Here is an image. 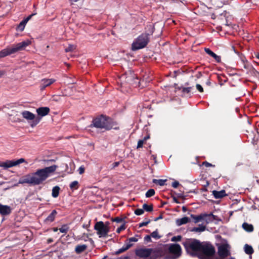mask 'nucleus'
<instances>
[{
  "label": "nucleus",
  "instance_id": "1",
  "mask_svg": "<svg viewBox=\"0 0 259 259\" xmlns=\"http://www.w3.org/2000/svg\"><path fill=\"white\" fill-rule=\"evenodd\" d=\"M58 166L53 165L43 168L38 169L35 172L27 175L19 180V184H28L30 185H39L45 182L56 170Z\"/></svg>",
  "mask_w": 259,
  "mask_h": 259
},
{
  "label": "nucleus",
  "instance_id": "2",
  "mask_svg": "<svg viewBox=\"0 0 259 259\" xmlns=\"http://www.w3.org/2000/svg\"><path fill=\"white\" fill-rule=\"evenodd\" d=\"M148 33H142L132 44V50L134 51L142 49L146 47L149 41V36L152 35L154 27L150 24L147 26Z\"/></svg>",
  "mask_w": 259,
  "mask_h": 259
},
{
  "label": "nucleus",
  "instance_id": "3",
  "mask_svg": "<svg viewBox=\"0 0 259 259\" xmlns=\"http://www.w3.org/2000/svg\"><path fill=\"white\" fill-rule=\"evenodd\" d=\"M182 244L188 254L193 257L197 256L201 245L200 241L193 238L185 239L182 241Z\"/></svg>",
  "mask_w": 259,
  "mask_h": 259
},
{
  "label": "nucleus",
  "instance_id": "4",
  "mask_svg": "<svg viewBox=\"0 0 259 259\" xmlns=\"http://www.w3.org/2000/svg\"><path fill=\"white\" fill-rule=\"evenodd\" d=\"M215 250L213 246L207 242H201L197 256L199 259H217Z\"/></svg>",
  "mask_w": 259,
  "mask_h": 259
},
{
  "label": "nucleus",
  "instance_id": "5",
  "mask_svg": "<svg viewBox=\"0 0 259 259\" xmlns=\"http://www.w3.org/2000/svg\"><path fill=\"white\" fill-rule=\"evenodd\" d=\"M114 122L109 117L101 115L93 119L90 127H95L98 128H104L105 130H110L111 128L117 129L114 127Z\"/></svg>",
  "mask_w": 259,
  "mask_h": 259
},
{
  "label": "nucleus",
  "instance_id": "6",
  "mask_svg": "<svg viewBox=\"0 0 259 259\" xmlns=\"http://www.w3.org/2000/svg\"><path fill=\"white\" fill-rule=\"evenodd\" d=\"M31 43L29 40H26L13 45L11 47L7 48L0 51V58L5 57L7 56L15 54L19 51L25 50L26 47L28 46Z\"/></svg>",
  "mask_w": 259,
  "mask_h": 259
},
{
  "label": "nucleus",
  "instance_id": "7",
  "mask_svg": "<svg viewBox=\"0 0 259 259\" xmlns=\"http://www.w3.org/2000/svg\"><path fill=\"white\" fill-rule=\"evenodd\" d=\"M109 225L108 222L104 224L102 221L98 222L95 224L94 229L97 231V233L99 237H105L107 235L109 232Z\"/></svg>",
  "mask_w": 259,
  "mask_h": 259
},
{
  "label": "nucleus",
  "instance_id": "8",
  "mask_svg": "<svg viewBox=\"0 0 259 259\" xmlns=\"http://www.w3.org/2000/svg\"><path fill=\"white\" fill-rule=\"evenodd\" d=\"M230 246L227 243H223L218 245V254L220 259H226L230 256Z\"/></svg>",
  "mask_w": 259,
  "mask_h": 259
},
{
  "label": "nucleus",
  "instance_id": "9",
  "mask_svg": "<svg viewBox=\"0 0 259 259\" xmlns=\"http://www.w3.org/2000/svg\"><path fill=\"white\" fill-rule=\"evenodd\" d=\"M170 254V259H177L179 258L182 254V248L178 244H170L168 249Z\"/></svg>",
  "mask_w": 259,
  "mask_h": 259
},
{
  "label": "nucleus",
  "instance_id": "10",
  "mask_svg": "<svg viewBox=\"0 0 259 259\" xmlns=\"http://www.w3.org/2000/svg\"><path fill=\"white\" fill-rule=\"evenodd\" d=\"M153 250L152 248H140L136 250V254L140 257V259H155L151 255Z\"/></svg>",
  "mask_w": 259,
  "mask_h": 259
},
{
  "label": "nucleus",
  "instance_id": "11",
  "mask_svg": "<svg viewBox=\"0 0 259 259\" xmlns=\"http://www.w3.org/2000/svg\"><path fill=\"white\" fill-rule=\"evenodd\" d=\"M23 117L27 120H33L31 124V127L36 126L40 121L39 119H36L34 120L35 115L32 113L28 111H24L21 113Z\"/></svg>",
  "mask_w": 259,
  "mask_h": 259
},
{
  "label": "nucleus",
  "instance_id": "12",
  "mask_svg": "<svg viewBox=\"0 0 259 259\" xmlns=\"http://www.w3.org/2000/svg\"><path fill=\"white\" fill-rule=\"evenodd\" d=\"M24 162H25V159L22 158L16 160H7L5 162H0V167H2L6 169L18 165Z\"/></svg>",
  "mask_w": 259,
  "mask_h": 259
},
{
  "label": "nucleus",
  "instance_id": "13",
  "mask_svg": "<svg viewBox=\"0 0 259 259\" xmlns=\"http://www.w3.org/2000/svg\"><path fill=\"white\" fill-rule=\"evenodd\" d=\"M134 76V74L131 72H130L128 74H123L120 77V80L121 81L125 80V82H127L130 84L137 83V81L138 80V78L137 77L135 78Z\"/></svg>",
  "mask_w": 259,
  "mask_h": 259
},
{
  "label": "nucleus",
  "instance_id": "14",
  "mask_svg": "<svg viewBox=\"0 0 259 259\" xmlns=\"http://www.w3.org/2000/svg\"><path fill=\"white\" fill-rule=\"evenodd\" d=\"M55 81V79L53 78L47 79L44 78L42 79L40 81V90L42 91L45 90L46 88L49 87L52 83H53Z\"/></svg>",
  "mask_w": 259,
  "mask_h": 259
},
{
  "label": "nucleus",
  "instance_id": "15",
  "mask_svg": "<svg viewBox=\"0 0 259 259\" xmlns=\"http://www.w3.org/2000/svg\"><path fill=\"white\" fill-rule=\"evenodd\" d=\"M35 14H36V13L32 14L31 15H29L27 18L24 19L23 20H22L20 23L19 25L17 26V29L18 30L22 31L24 29L25 26L26 24V23H27V22L31 18V17L33 15H35Z\"/></svg>",
  "mask_w": 259,
  "mask_h": 259
},
{
  "label": "nucleus",
  "instance_id": "16",
  "mask_svg": "<svg viewBox=\"0 0 259 259\" xmlns=\"http://www.w3.org/2000/svg\"><path fill=\"white\" fill-rule=\"evenodd\" d=\"M50 111V108L47 107H39L36 109L37 114L41 117L48 115Z\"/></svg>",
  "mask_w": 259,
  "mask_h": 259
},
{
  "label": "nucleus",
  "instance_id": "17",
  "mask_svg": "<svg viewBox=\"0 0 259 259\" xmlns=\"http://www.w3.org/2000/svg\"><path fill=\"white\" fill-rule=\"evenodd\" d=\"M11 212V208L8 205H4L0 203V214L2 215L9 214Z\"/></svg>",
  "mask_w": 259,
  "mask_h": 259
},
{
  "label": "nucleus",
  "instance_id": "18",
  "mask_svg": "<svg viewBox=\"0 0 259 259\" xmlns=\"http://www.w3.org/2000/svg\"><path fill=\"white\" fill-rule=\"evenodd\" d=\"M203 221H204L206 224L213 222L215 219V216L213 215L212 213H203Z\"/></svg>",
  "mask_w": 259,
  "mask_h": 259
},
{
  "label": "nucleus",
  "instance_id": "19",
  "mask_svg": "<svg viewBox=\"0 0 259 259\" xmlns=\"http://www.w3.org/2000/svg\"><path fill=\"white\" fill-rule=\"evenodd\" d=\"M205 52L209 55L213 57L215 61L219 63L221 62V57L219 56H218L216 55L214 53H213L212 51H211L209 48H205L204 49Z\"/></svg>",
  "mask_w": 259,
  "mask_h": 259
},
{
  "label": "nucleus",
  "instance_id": "20",
  "mask_svg": "<svg viewBox=\"0 0 259 259\" xmlns=\"http://www.w3.org/2000/svg\"><path fill=\"white\" fill-rule=\"evenodd\" d=\"M212 194L216 199L222 198L227 195L225 191L223 190L220 191L213 190L212 191Z\"/></svg>",
  "mask_w": 259,
  "mask_h": 259
},
{
  "label": "nucleus",
  "instance_id": "21",
  "mask_svg": "<svg viewBox=\"0 0 259 259\" xmlns=\"http://www.w3.org/2000/svg\"><path fill=\"white\" fill-rule=\"evenodd\" d=\"M57 212L56 210H53L49 216L45 219V222L47 224L54 221Z\"/></svg>",
  "mask_w": 259,
  "mask_h": 259
},
{
  "label": "nucleus",
  "instance_id": "22",
  "mask_svg": "<svg viewBox=\"0 0 259 259\" xmlns=\"http://www.w3.org/2000/svg\"><path fill=\"white\" fill-rule=\"evenodd\" d=\"M190 219L188 217H185L181 219H178L176 220V224L177 226H180L184 224H186L190 222Z\"/></svg>",
  "mask_w": 259,
  "mask_h": 259
},
{
  "label": "nucleus",
  "instance_id": "23",
  "mask_svg": "<svg viewBox=\"0 0 259 259\" xmlns=\"http://www.w3.org/2000/svg\"><path fill=\"white\" fill-rule=\"evenodd\" d=\"M191 218L193 219L195 223H197L199 222L203 221V213H201L199 215H195L194 214H191Z\"/></svg>",
  "mask_w": 259,
  "mask_h": 259
},
{
  "label": "nucleus",
  "instance_id": "24",
  "mask_svg": "<svg viewBox=\"0 0 259 259\" xmlns=\"http://www.w3.org/2000/svg\"><path fill=\"white\" fill-rule=\"evenodd\" d=\"M242 228L248 232H251L253 230V226L251 224H249L247 223H244L242 224Z\"/></svg>",
  "mask_w": 259,
  "mask_h": 259
},
{
  "label": "nucleus",
  "instance_id": "25",
  "mask_svg": "<svg viewBox=\"0 0 259 259\" xmlns=\"http://www.w3.org/2000/svg\"><path fill=\"white\" fill-rule=\"evenodd\" d=\"M206 229L205 226L203 225H199L198 227H194L191 229V231L195 232H202L205 231Z\"/></svg>",
  "mask_w": 259,
  "mask_h": 259
},
{
  "label": "nucleus",
  "instance_id": "26",
  "mask_svg": "<svg viewBox=\"0 0 259 259\" xmlns=\"http://www.w3.org/2000/svg\"><path fill=\"white\" fill-rule=\"evenodd\" d=\"M87 247V246L85 244L78 245L76 246L75 250L76 253H80L83 252V251H84L86 249Z\"/></svg>",
  "mask_w": 259,
  "mask_h": 259
},
{
  "label": "nucleus",
  "instance_id": "27",
  "mask_svg": "<svg viewBox=\"0 0 259 259\" xmlns=\"http://www.w3.org/2000/svg\"><path fill=\"white\" fill-rule=\"evenodd\" d=\"M245 252L249 255L252 254L253 253V249L251 246L246 244L244 247Z\"/></svg>",
  "mask_w": 259,
  "mask_h": 259
},
{
  "label": "nucleus",
  "instance_id": "28",
  "mask_svg": "<svg viewBox=\"0 0 259 259\" xmlns=\"http://www.w3.org/2000/svg\"><path fill=\"white\" fill-rule=\"evenodd\" d=\"M60 190V187L57 186L53 188L52 195L54 198H56L58 196Z\"/></svg>",
  "mask_w": 259,
  "mask_h": 259
},
{
  "label": "nucleus",
  "instance_id": "29",
  "mask_svg": "<svg viewBox=\"0 0 259 259\" xmlns=\"http://www.w3.org/2000/svg\"><path fill=\"white\" fill-rule=\"evenodd\" d=\"M142 207H143V209L144 211L145 210V211H148V212H151L153 210V205L152 204L148 205L146 203H144Z\"/></svg>",
  "mask_w": 259,
  "mask_h": 259
},
{
  "label": "nucleus",
  "instance_id": "30",
  "mask_svg": "<svg viewBox=\"0 0 259 259\" xmlns=\"http://www.w3.org/2000/svg\"><path fill=\"white\" fill-rule=\"evenodd\" d=\"M152 181L153 183L159 185L160 186H162L165 185L166 180L153 179Z\"/></svg>",
  "mask_w": 259,
  "mask_h": 259
},
{
  "label": "nucleus",
  "instance_id": "31",
  "mask_svg": "<svg viewBox=\"0 0 259 259\" xmlns=\"http://www.w3.org/2000/svg\"><path fill=\"white\" fill-rule=\"evenodd\" d=\"M192 89V87H181L179 88V90H182V92L184 95L189 94L190 93L191 90Z\"/></svg>",
  "mask_w": 259,
  "mask_h": 259
},
{
  "label": "nucleus",
  "instance_id": "32",
  "mask_svg": "<svg viewBox=\"0 0 259 259\" xmlns=\"http://www.w3.org/2000/svg\"><path fill=\"white\" fill-rule=\"evenodd\" d=\"M69 187L72 191L77 190L78 188V182L77 181L72 182L70 184Z\"/></svg>",
  "mask_w": 259,
  "mask_h": 259
},
{
  "label": "nucleus",
  "instance_id": "33",
  "mask_svg": "<svg viewBox=\"0 0 259 259\" xmlns=\"http://www.w3.org/2000/svg\"><path fill=\"white\" fill-rule=\"evenodd\" d=\"M69 228L67 225H64L59 229V231L61 233H66L69 230Z\"/></svg>",
  "mask_w": 259,
  "mask_h": 259
},
{
  "label": "nucleus",
  "instance_id": "34",
  "mask_svg": "<svg viewBox=\"0 0 259 259\" xmlns=\"http://www.w3.org/2000/svg\"><path fill=\"white\" fill-rule=\"evenodd\" d=\"M155 194V191L153 189H150L147 191L146 193V197H150L153 196Z\"/></svg>",
  "mask_w": 259,
  "mask_h": 259
},
{
  "label": "nucleus",
  "instance_id": "35",
  "mask_svg": "<svg viewBox=\"0 0 259 259\" xmlns=\"http://www.w3.org/2000/svg\"><path fill=\"white\" fill-rule=\"evenodd\" d=\"M151 222L150 219H145V221L143 222L142 223H141L139 224V227L140 228L143 227L144 226H147L149 223H150Z\"/></svg>",
  "mask_w": 259,
  "mask_h": 259
},
{
  "label": "nucleus",
  "instance_id": "36",
  "mask_svg": "<svg viewBox=\"0 0 259 259\" xmlns=\"http://www.w3.org/2000/svg\"><path fill=\"white\" fill-rule=\"evenodd\" d=\"M151 237H153L155 239H159L160 238V236H159L158 235V231L157 230H156V231H153L150 235Z\"/></svg>",
  "mask_w": 259,
  "mask_h": 259
},
{
  "label": "nucleus",
  "instance_id": "37",
  "mask_svg": "<svg viewBox=\"0 0 259 259\" xmlns=\"http://www.w3.org/2000/svg\"><path fill=\"white\" fill-rule=\"evenodd\" d=\"M254 209H257L259 208V198H256L254 201V205L252 206Z\"/></svg>",
  "mask_w": 259,
  "mask_h": 259
},
{
  "label": "nucleus",
  "instance_id": "38",
  "mask_svg": "<svg viewBox=\"0 0 259 259\" xmlns=\"http://www.w3.org/2000/svg\"><path fill=\"white\" fill-rule=\"evenodd\" d=\"M144 212V211L143 208L142 209L138 208L135 210V213L137 215H140L143 214Z\"/></svg>",
  "mask_w": 259,
  "mask_h": 259
},
{
  "label": "nucleus",
  "instance_id": "39",
  "mask_svg": "<svg viewBox=\"0 0 259 259\" xmlns=\"http://www.w3.org/2000/svg\"><path fill=\"white\" fill-rule=\"evenodd\" d=\"M182 236L181 235H178L177 236H174L171 238V241L173 242L179 241L181 240Z\"/></svg>",
  "mask_w": 259,
  "mask_h": 259
},
{
  "label": "nucleus",
  "instance_id": "40",
  "mask_svg": "<svg viewBox=\"0 0 259 259\" xmlns=\"http://www.w3.org/2000/svg\"><path fill=\"white\" fill-rule=\"evenodd\" d=\"M133 244L132 243L126 242L122 247H123L125 251H126Z\"/></svg>",
  "mask_w": 259,
  "mask_h": 259
},
{
  "label": "nucleus",
  "instance_id": "41",
  "mask_svg": "<svg viewBox=\"0 0 259 259\" xmlns=\"http://www.w3.org/2000/svg\"><path fill=\"white\" fill-rule=\"evenodd\" d=\"M138 240V238H137L136 237H131V238H128L127 241H126V243H131V242H137Z\"/></svg>",
  "mask_w": 259,
  "mask_h": 259
},
{
  "label": "nucleus",
  "instance_id": "42",
  "mask_svg": "<svg viewBox=\"0 0 259 259\" xmlns=\"http://www.w3.org/2000/svg\"><path fill=\"white\" fill-rule=\"evenodd\" d=\"M112 220L113 222H115L117 223H121L124 221V220L122 218H120L119 217L115 218L114 219H113Z\"/></svg>",
  "mask_w": 259,
  "mask_h": 259
},
{
  "label": "nucleus",
  "instance_id": "43",
  "mask_svg": "<svg viewBox=\"0 0 259 259\" xmlns=\"http://www.w3.org/2000/svg\"><path fill=\"white\" fill-rule=\"evenodd\" d=\"M74 49L75 48L73 45H69L67 48L65 49V51L66 52H70L73 51Z\"/></svg>",
  "mask_w": 259,
  "mask_h": 259
},
{
  "label": "nucleus",
  "instance_id": "44",
  "mask_svg": "<svg viewBox=\"0 0 259 259\" xmlns=\"http://www.w3.org/2000/svg\"><path fill=\"white\" fill-rule=\"evenodd\" d=\"M125 229V225L123 224L120 227L117 228L116 232L117 233H120L121 231L124 230Z\"/></svg>",
  "mask_w": 259,
  "mask_h": 259
},
{
  "label": "nucleus",
  "instance_id": "45",
  "mask_svg": "<svg viewBox=\"0 0 259 259\" xmlns=\"http://www.w3.org/2000/svg\"><path fill=\"white\" fill-rule=\"evenodd\" d=\"M119 163H120V162H119V161L114 162L110 166V169H113V168H115L116 167L118 166L119 165Z\"/></svg>",
  "mask_w": 259,
  "mask_h": 259
},
{
  "label": "nucleus",
  "instance_id": "46",
  "mask_svg": "<svg viewBox=\"0 0 259 259\" xmlns=\"http://www.w3.org/2000/svg\"><path fill=\"white\" fill-rule=\"evenodd\" d=\"M144 140H140L138 142V145H137V148H141L143 146V145L144 144Z\"/></svg>",
  "mask_w": 259,
  "mask_h": 259
},
{
  "label": "nucleus",
  "instance_id": "47",
  "mask_svg": "<svg viewBox=\"0 0 259 259\" xmlns=\"http://www.w3.org/2000/svg\"><path fill=\"white\" fill-rule=\"evenodd\" d=\"M144 240L147 242H151V237L150 235H146L144 238Z\"/></svg>",
  "mask_w": 259,
  "mask_h": 259
},
{
  "label": "nucleus",
  "instance_id": "48",
  "mask_svg": "<svg viewBox=\"0 0 259 259\" xmlns=\"http://www.w3.org/2000/svg\"><path fill=\"white\" fill-rule=\"evenodd\" d=\"M196 88L200 92H203V89L202 88V87L199 84H197L196 85Z\"/></svg>",
  "mask_w": 259,
  "mask_h": 259
},
{
  "label": "nucleus",
  "instance_id": "49",
  "mask_svg": "<svg viewBox=\"0 0 259 259\" xmlns=\"http://www.w3.org/2000/svg\"><path fill=\"white\" fill-rule=\"evenodd\" d=\"M78 172L79 174H82L84 172V167L83 166H81L78 168Z\"/></svg>",
  "mask_w": 259,
  "mask_h": 259
},
{
  "label": "nucleus",
  "instance_id": "50",
  "mask_svg": "<svg viewBox=\"0 0 259 259\" xmlns=\"http://www.w3.org/2000/svg\"><path fill=\"white\" fill-rule=\"evenodd\" d=\"M179 182H178V181H175L174 182L172 183V186L175 188H176L178 187V186L179 185Z\"/></svg>",
  "mask_w": 259,
  "mask_h": 259
},
{
  "label": "nucleus",
  "instance_id": "51",
  "mask_svg": "<svg viewBox=\"0 0 259 259\" xmlns=\"http://www.w3.org/2000/svg\"><path fill=\"white\" fill-rule=\"evenodd\" d=\"M203 165L205 166L206 167H209V166H212V165L211 163H210L207 161L203 162Z\"/></svg>",
  "mask_w": 259,
  "mask_h": 259
},
{
  "label": "nucleus",
  "instance_id": "52",
  "mask_svg": "<svg viewBox=\"0 0 259 259\" xmlns=\"http://www.w3.org/2000/svg\"><path fill=\"white\" fill-rule=\"evenodd\" d=\"M125 251V250L123 247H121V248L119 249L116 252L117 254H120L121 253H122L123 252Z\"/></svg>",
  "mask_w": 259,
  "mask_h": 259
},
{
  "label": "nucleus",
  "instance_id": "53",
  "mask_svg": "<svg viewBox=\"0 0 259 259\" xmlns=\"http://www.w3.org/2000/svg\"><path fill=\"white\" fill-rule=\"evenodd\" d=\"M162 218V215H159L158 217L155 218V219H154V221L155 222H156V221H157L158 220H160V219H161Z\"/></svg>",
  "mask_w": 259,
  "mask_h": 259
},
{
  "label": "nucleus",
  "instance_id": "54",
  "mask_svg": "<svg viewBox=\"0 0 259 259\" xmlns=\"http://www.w3.org/2000/svg\"><path fill=\"white\" fill-rule=\"evenodd\" d=\"M173 200L175 202H176L177 203H179L178 200L176 197H174Z\"/></svg>",
  "mask_w": 259,
  "mask_h": 259
},
{
  "label": "nucleus",
  "instance_id": "55",
  "mask_svg": "<svg viewBox=\"0 0 259 259\" xmlns=\"http://www.w3.org/2000/svg\"><path fill=\"white\" fill-rule=\"evenodd\" d=\"M120 259H131L129 256H124V257H121Z\"/></svg>",
  "mask_w": 259,
  "mask_h": 259
},
{
  "label": "nucleus",
  "instance_id": "56",
  "mask_svg": "<svg viewBox=\"0 0 259 259\" xmlns=\"http://www.w3.org/2000/svg\"><path fill=\"white\" fill-rule=\"evenodd\" d=\"M187 209L186 208V207L185 206H183L182 207V210L183 212H186L187 211Z\"/></svg>",
  "mask_w": 259,
  "mask_h": 259
},
{
  "label": "nucleus",
  "instance_id": "57",
  "mask_svg": "<svg viewBox=\"0 0 259 259\" xmlns=\"http://www.w3.org/2000/svg\"><path fill=\"white\" fill-rule=\"evenodd\" d=\"M53 230L54 232H57L58 230V229L57 228H54Z\"/></svg>",
  "mask_w": 259,
  "mask_h": 259
},
{
  "label": "nucleus",
  "instance_id": "58",
  "mask_svg": "<svg viewBox=\"0 0 259 259\" xmlns=\"http://www.w3.org/2000/svg\"><path fill=\"white\" fill-rule=\"evenodd\" d=\"M255 57L259 59V53H257L255 54Z\"/></svg>",
  "mask_w": 259,
  "mask_h": 259
},
{
  "label": "nucleus",
  "instance_id": "59",
  "mask_svg": "<svg viewBox=\"0 0 259 259\" xmlns=\"http://www.w3.org/2000/svg\"><path fill=\"white\" fill-rule=\"evenodd\" d=\"M149 138V136H147V137H145L143 140H144V141H146L147 139H148Z\"/></svg>",
  "mask_w": 259,
  "mask_h": 259
},
{
  "label": "nucleus",
  "instance_id": "60",
  "mask_svg": "<svg viewBox=\"0 0 259 259\" xmlns=\"http://www.w3.org/2000/svg\"><path fill=\"white\" fill-rule=\"evenodd\" d=\"M52 241H53V240H52V239H49L48 240V242H52Z\"/></svg>",
  "mask_w": 259,
  "mask_h": 259
},
{
  "label": "nucleus",
  "instance_id": "61",
  "mask_svg": "<svg viewBox=\"0 0 259 259\" xmlns=\"http://www.w3.org/2000/svg\"><path fill=\"white\" fill-rule=\"evenodd\" d=\"M83 228H86V227H87V225H83Z\"/></svg>",
  "mask_w": 259,
  "mask_h": 259
},
{
  "label": "nucleus",
  "instance_id": "62",
  "mask_svg": "<svg viewBox=\"0 0 259 259\" xmlns=\"http://www.w3.org/2000/svg\"><path fill=\"white\" fill-rule=\"evenodd\" d=\"M244 68H246V65H244Z\"/></svg>",
  "mask_w": 259,
  "mask_h": 259
},
{
  "label": "nucleus",
  "instance_id": "63",
  "mask_svg": "<svg viewBox=\"0 0 259 259\" xmlns=\"http://www.w3.org/2000/svg\"><path fill=\"white\" fill-rule=\"evenodd\" d=\"M105 258H106V256H104V257L102 259H105Z\"/></svg>",
  "mask_w": 259,
  "mask_h": 259
},
{
  "label": "nucleus",
  "instance_id": "64",
  "mask_svg": "<svg viewBox=\"0 0 259 259\" xmlns=\"http://www.w3.org/2000/svg\"><path fill=\"white\" fill-rule=\"evenodd\" d=\"M2 74V73L0 72V75Z\"/></svg>",
  "mask_w": 259,
  "mask_h": 259
}]
</instances>
